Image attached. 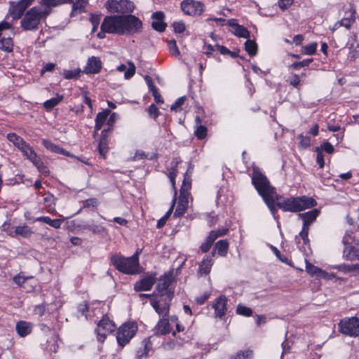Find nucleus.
<instances>
[{"mask_svg": "<svg viewBox=\"0 0 359 359\" xmlns=\"http://www.w3.org/2000/svg\"><path fill=\"white\" fill-rule=\"evenodd\" d=\"M71 0H41L37 6L29 9L20 21V27L25 31H36L41 22L53 12V8Z\"/></svg>", "mask_w": 359, "mask_h": 359, "instance_id": "1", "label": "nucleus"}, {"mask_svg": "<svg viewBox=\"0 0 359 359\" xmlns=\"http://www.w3.org/2000/svg\"><path fill=\"white\" fill-rule=\"evenodd\" d=\"M264 201L273 216L277 212L276 202V205L283 211L292 212H301L317 205V202L313 198L306 196L284 198L276 194L264 198Z\"/></svg>", "mask_w": 359, "mask_h": 359, "instance_id": "2", "label": "nucleus"}, {"mask_svg": "<svg viewBox=\"0 0 359 359\" xmlns=\"http://www.w3.org/2000/svg\"><path fill=\"white\" fill-rule=\"evenodd\" d=\"M138 255V251L128 257L116 254L111 257V262L114 267L123 273L129 275L137 274L141 271Z\"/></svg>", "mask_w": 359, "mask_h": 359, "instance_id": "3", "label": "nucleus"}, {"mask_svg": "<svg viewBox=\"0 0 359 359\" xmlns=\"http://www.w3.org/2000/svg\"><path fill=\"white\" fill-rule=\"evenodd\" d=\"M252 182L263 199L276 194L275 189L271 186L268 179L258 169L253 170Z\"/></svg>", "mask_w": 359, "mask_h": 359, "instance_id": "4", "label": "nucleus"}, {"mask_svg": "<svg viewBox=\"0 0 359 359\" xmlns=\"http://www.w3.org/2000/svg\"><path fill=\"white\" fill-rule=\"evenodd\" d=\"M320 214V210L313 209L309 212L299 214V217L303 220L302 230L299 233V236L303 240V243L306 245L309 243L308 238L310 225L316 219Z\"/></svg>", "mask_w": 359, "mask_h": 359, "instance_id": "5", "label": "nucleus"}, {"mask_svg": "<svg viewBox=\"0 0 359 359\" xmlns=\"http://www.w3.org/2000/svg\"><path fill=\"white\" fill-rule=\"evenodd\" d=\"M137 330V327L134 323H128L122 325L117 331L116 340L121 347L129 343Z\"/></svg>", "mask_w": 359, "mask_h": 359, "instance_id": "6", "label": "nucleus"}, {"mask_svg": "<svg viewBox=\"0 0 359 359\" xmlns=\"http://www.w3.org/2000/svg\"><path fill=\"white\" fill-rule=\"evenodd\" d=\"M106 8L111 13H130L135 9L133 2L130 0H107Z\"/></svg>", "mask_w": 359, "mask_h": 359, "instance_id": "7", "label": "nucleus"}, {"mask_svg": "<svg viewBox=\"0 0 359 359\" xmlns=\"http://www.w3.org/2000/svg\"><path fill=\"white\" fill-rule=\"evenodd\" d=\"M100 29L108 34L122 35V15L106 16L100 26Z\"/></svg>", "mask_w": 359, "mask_h": 359, "instance_id": "8", "label": "nucleus"}, {"mask_svg": "<svg viewBox=\"0 0 359 359\" xmlns=\"http://www.w3.org/2000/svg\"><path fill=\"white\" fill-rule=\"evenodd\" d=\"M142 21L133 15H122V35L133 34L141 31Z\"/></svg>", "mask_w": 359, "mask_h": 359, "instance_id": "9", "label": "nucleus"}, {"mask_svg": "<svg viewBox=\"0 0 359 359\" xmlns=\"http://www.w3.org/2000/svg\"><path fill=\"white\" fill-rule=\"evenodd\" d=\"M115 330L116 325L107 316H103L97 323L95 329L97 339L100 342L104 341L107 337Z\"/></svg>", "mask_w": 359, "mask_h": 359, "instance_id": "10", "label": "nucleus"}, {"mask_svg": "<svg viewBox=\"0 0 359 359\" xmlns=\"http://www.w3.org/2000/svg\"><path fill=\"white\" fill-rule=\"evenodd\" d=\"M188 179L189 177L185 175L182 186L180 189V195L178 204L173 215L175 217H180L182 216L187 208L188 197L187 191L191 187V183L188 181Z\"/></svg>", "mask_w": 359, "mask_h": 359, "instance_id": "11", "label": "nucleus"}, {"mask_svg": "<svg viewBox=\"0 0 359 359\" xmlns=\"http://www.w3.org/2000/svg\"><path fill=\"white\" fill-rule=\"evenodd\" d=\"M339 331L345 335L357 337L359 334V320L356 317L342 319L339 323Z\"/></svg>", "mask_w": 359, "mask_h": 359, "instance_id": "12", "label": "nucleus"}, {"mask_svg": "<svg viewBox=\"0 0 359 359\" xmlns=\"http://www.w3.org/2000/svg\"><path fill=\"white\" fill-rule=\"evenodd\" d=\"M355 22V9L353 6H350L349 8L346 11L344 17L339 21H337L332 28L334 32L341 27H344L347 29H349L352 25Z\"/></svg>", "mask_w": 359, "mask_h": 359, "instance_id": "13", "label": "nucleus"}, {"mask_svg": "<svg viewBox=\"0 0 359 359\" xmlns=\"http://www.w3.org/2000/svg\"><path fill=\"white\" fill-rule=\"evenodd\" d=\"M183 12L189 15H200L204 11V5L193 0H185L181 4Z\"/></svg>", "mask_w": 359, "mask_h": 359, "instance_id": "14", "label": "nucleus"}, {"mask_svg": "<svg viewBox=\"0 0 359 359\" xmlns=\"http://www.w3.org/2000/svg\"><path fill=\"white\" fill-rule=\"evenodd\" d=\"M171 278L169 276L165 275L161 277L156 286L158 294L161 297L165 296L167 299L170 300L172 298L173 291L170 288Z\"/></svg>", "mask_w": 359, "mask_h": 359, "instance_id": "15", "label": "nucleus"}, {"mask_svg": "<svg viewBox=\"0 0 359 359\" xmlns=\"http://www.w3.org/2000/svg\"><path fill=\"white\" fill-rule=\"evenodd\" d=\"M34 0H20L17 3H12L10 8V13L15 20L20 18L25 10L32 4Z\"/></svg>", "mask_w": 359, "mask_h": 359, "instance_id": "16", "label": "nucleus"}, {"mask_svg": "<svg viewBox=\"0 0 359 359\" xmlns=\"http://www.w3.org/2000/svg\"><path fill=\"white\" fill-rule=\"evenodd\" d=\"M156 280V273H151L143 278L137 281L134 285V290L136 292L150 290Z\"/></svg>", "mask_w": 359, "mask_h": 359, "instance_id": "17", "label": "nucleus"}, {"mask_svg": "<svg viewBox=\"0 0 359 359\" xmlns=\"http://www.w3.org/2000/svg\"><path fill=\"white\" fill-rule=\"evenodd\" d=\"M72 4L70 17H75L79 14L86 12V7L88 4V0H71L70 2L62 3V4Z\"/></svg>", "mask_w": 359, "mask_h": 359, "instance_id": "18", "label": "nucleus"}, {"mask_svg": "<svg viewBox=\"0 0 359 359\" xmlns=\"http://www.w3.org/2000/svg\"><path fill=\"white\" fill-rule=\"evenodd\" d=\"M150 303L156 312L162 316L166 318L169 316L170 304L167 302H161L155 299H151Z\"/></svg>", "mask_w": 359, "mask_h": 359, "instance_id": "19", "label": "nucleus"}, {"mask_svg": "<svg viewBox=\"0 0 359 359\" xmlns=\"http://www.w3.org/2000/svg\"><path fill=\"white\" fill-rule=\"evenodd\" d=\"M102 69V62L99 57L92 56L88 58L85 72L87 74H97Z\"/></svg>", "mask_w": 359, "mask_h": 359, "instance_id": "20", "label": "nucleus"}, {"mask_svg": "<svg viewBox=\"0 0 359 359\" xmlns=\"http://www.w3.org/2000/svg\"><path fill=\"white\" fill-rule=\"evenodd\" d=\"M236 21L234 19L228 20V25L233 29L232 32L238 37L249 39L250 32L243 26L237 24Z\"/></svg>", "mask_w": 359, "mask_h": 359, "instance_id": "21", "label": "nucleus"}, {"mask_svg": "<svg viewBox=\"0 0 359 359\" xmlns=\"http://www.w3.org/2000/svg\"><path fill=\"white\" fill-rule=\"evenodd\" d=\"M171 331L168 317L162 318L154 327V332L156 334L165 335Z\"/></svg>", "mask_w": 359, "mask_h": 359, "instance_id": "22", "label": "nucleus"}, {"mask_svg": "<svg viewBox=\"0 0 359 359\" xmlns=\"http://www.w3.org/2000/svg\"><path fill=\"white\" fill-rule=\"evenodd\" d=\"M215 255V252H212L211 255L206 256L201 262L198 269V273L201 275H208L211 270L213 264L212 257Z\"/></svg>", "mask_w": 359, "mask_h": 359, "instance_id": "23", "label": "nucleus"}, {"mask_svg": "<svg viewBox=\"0 0 359 359\" xmlns=\"http://www.w3.org/2000/svg\"><path fill=\"white\" fill-rule=\"evenodd\" d=\"M226 298L224 296H220L213 304L215 316L217 317L223 316L226 311Z\"/></svg>", "mask_w": 359, "mask_h": 359, "instance_id": "24", "label": "nucleus"}, {"mask_svg": "<svg viewBox=\"0 0 359 359\" xmlns=\"http://www.w3.org/2000/svg\"><path fill=\"white\" fill-rule=\"evenodd\" d=\"M42 144L48 150L52 152L61 154L67 156H74L73 154H70L69 151L65 150L62 147H60L59 146L53 144L48 140H43Z\"/></svg>", "mask_w": 359, "mask_h": 359, "instance_id": "25", "label": "nucleus"}, {"mask_svg": "<svg viewBox=\"0 0 359 359\" xmlns=\"http://www.w3.org/2000/svg\"><path fill=\"white\" fill-rule=\"evenodd\" d=\"M306 271L310 275L316 276L317 278H327L328 276L327 272L309 262H306Z\"/></svg>", "mask_w": 359, "mask_h": 359, "instance_id": "26", "label": "nucleus"}, {"mask_svg": "<svg viewBox=\"0 0 359 359\" xmlns=\"http://www.w3.org/2000/svg\"><path fill=\"white\" fill-rule=\"evenodd\" d=\"M20 151L32 163L37 160V158L39 157L34 151V149L30 146V144L27 142L22 147H21Z\"/></svg>", "mask_w": 359, "mask_h": 359, "instance_id": "27", "label": "nucleus"}, {"mask_svg": "<svg viewBox=\"0 0 359 359\" xmlns=\"http://www.w3.org/2000/svg\"><path fill=\"white\" fill-rule=\"evenodd\" d=\"M128 67L127 68L126 65L124 64H121L117 67V70L120 72H125L124 77L126 79H130L133 77L135 73V66L133 62L128 61Z\"/></svg>", "mask_w": 359, "mask_h": 359, "instance_id": "28", "label": "nucleus"}, {"mask_svg": "<svg viewBox=\"0 0 359 359\" xmlns=\"http://www.w3.org/2000/svg\"><path fill=\"white\" fill-rule=\"evenodd\" d=\"M16 330L20 337H24L31 333L32 325L26 321H19L16 324Z\"/></svg>", "mask_w": 359, "mask_h": 359, "instance_id": "29", "label": "nucleus"}, {"mask_svg": "<svg viewBox=\"0 0 359 359\" xmlns=\"http://www.w3.org/2000/svg\"><path fill=\"white\" fill-rule=\"evenodd\" d=\"M229 249V243L226 240H219L215 244L213 252L217 251L219 256H226Z\"/></svg>", "mask_w": 359, "mask_h": 359, "instance_id": "30", "label": "nucleus"}, {"mask_svg": "<svg viewBox=\"0 0 359 359\" xmlns=\"http://www.w3.org/2000/svg\"><path fill=\"white\" fill-rule=\"evenodd\" d=\"M63 219H51L49 217H39L36 219V221L42 222L49 224L50 226L55 229H59L63 222Z\"/></svg>", "mask_w": 359, "mask_h": 359, "instance_id": "31", "label": "nucleus"}, {"mask_svg": "<svg viewBox=\"0 0 359 359\" xmlns=\"http://www.w3.org/2000/svg\"><path fill=\"white\" fill-rule=\"evenodd\" d=\"M13 48V39L11 36H3L0 40V49L6 52H11Z\"/></svg>", "mask_w": 359, "mask_h": 359, "instance_id": "32", "label": "nucleus"}, {"mask_svg": "<svg viewBox=\"0 0 359 359\" xmlns=\"http://www.w3.org/2000/svg\"><path fill=\"white\" fill-rule=\"evenodd\" d=\"M63 100V95H57V97H53L43 103V107L47 111L52 110Z\"/></svg>", "mask_w": 359, "mask_h": 359, "instance_id": "33", "label": "nucleus"}, {"mask_svg": "<svg viewBox=\"0 0 359 359\" xmlns=\"http://www.w3.org/2000/svg\"><path fill=\"white\" fill-rule=\"evenodd\" d=\"M8 140L12 142L19 150L21 147H22L26 142L20 136L17 135L15 133H9L7 135Z\"/></svg>", "mask_w": 359, "mask_h": 359, "instance_id": "34", "label": "nucleus"}, {"mask_svg": "<svg viewBox=\"0 0 359 359\" xmlns=\"http://www.w3.org/2000/svg\"><path fill=\"white\" fill-rule=\"evenodd\" d=\"M15 233L17 235H20L23 238H28L33 233L32 229L27 226H18L15 227Z\"/></svg>", "mask_w": 359, "mask_h": 359, "instance_id": "35", "label": "nucleus"}, {"mask_svg": "<svg viewBox=\"0 0 359 359\" xmlns=\"http://www.w3.org/2000/svg\"><path fill=\"white\" fill-rule=\"evenodd\" d=\"M245 49L250 55L255 56L257 53V44L255 41L248 39L245 43Z\"/></svg>", "mask_w": 359, "mask_h": 359, "instance_id": "36", "label": "nucleus"}, {"mask_svg": "<svg viewBox=\"0 0 359 359\" xmlns=\"http://www.w3.org/2000/svg\"><path fill=\"white\" fill-rule=\"evenodd\" d=\"M98 151L101 156L105 158L106 154L108 151V146H107V140L104 135H102V137L98 143Z\"/></svg>", "mask_w": 359, "mask_h": 359, "instance_id": "37", "label": "nucleus"}, {"mask_svg": "<svg viewBox=\"0 0 359 359\" xmlns=\"http://www.w3.org/2000/svg\"><path fill=\"white\" fill-rule=\"evenodd\" d=\"M175 201H176V198H174L172 201V205H171V207H170V210L166 212V214L163 217H161L158 221L157 225H156L158 229L162 228L165 224L168 219L169 218V217L170 216L171 212H172L173 208H174L175 204Z\"/></svg>", "mask_w": 359, "mask_h": 359, "instance_id": "38", "label": "nucleus"}, {"mask_svg": "<svg viewBox=\"0 0 359 359\" xmlns=\"http://www.w3.org/2000/svg\"><path fill=\"white\" fill-rule=\"evenodd\" d=\"M38 169V170L45 176L49 174V170L47 166L44 165L41 158L39 157L37 160L32 163Z\"/></svg>", "mask_w": 359, "mask_h": 359, "instance_id": "39", "label": "nucleus"}, {"mask_svg": "<svg viewBox=\"0 0 359 359\" xmlns=\"http://www.w3.org/2000/svg\"><path fill=\"white\" fill-rule=\"evenodd\" d=\"M344 257H345L346 259L348 261H353L354 247H353L351 244L344 245Z\"/></svg>", "mask_w": 359, "mask_h": 359, "instance_id": "40", "label": "nucleus"}, {"mask_svg": "<svg viewBox=\"0 0 359 359\" xmlns=\"http://www.w3.org/2000/svg\"><path fill=\"white\" fill-rule=\"evenodd\" d=\"M236 313L241 316H250L252 314V310L242 304H238L236 308Z\"/></svg>", "mask_w": 359, "mask_h": 359, "instance_id": "41", "label": "nucleus"}, {"mask_svg": "<svg viewBox=\"0 0 359 359\" xmlns=\"http://www.w3.org/2000/svg\"><path fill=\"white\" fill-rule=\"evenodd\" d=\"M151 337H148L143 341L144 343V350L138 351L137 355L139 357L147 356L149 351L151 348Z\"/></svg>", "mask_w": 359, "mask_h": 359, "instance_id": "42", "label": "nucleus"}, {"mask_svg": "<svg viewBox=\"0 0 359 359\" xmlns=\"http://www.w3.org/2000/svg\"><path fill=\"white\" fill-rule=\"evenodd\" d=\"M252 351H240L235 355L232 356L231 359H247L250 358L252 356Z\"/></svg>", "mask_w": 359, "mask_h": 359, "instance_id": "43", "label": "nucleus"}, {"mask_svg": "<svg viewBox=\"0 0 359 359\" xmlns=\"http://www.w3.org/2000/svg\"><path fill=\"white\" fill-rule=\"evenodd\" d=\"M349 56L352 59L359 57V44L358 43H353L349 47Z\"/></svg>", "mask_w": 359, "mask_h": 359, "instance_id": "44", "label": "nucleus"}, {"mask_svg": "<svg viewBox=\"0 0 359 359\" xmlns=\"http://www.w3.org/2000/svg\"><path fill=\"white\" fill-rule=\"evenodd\" d=\"M90 21L93 25L92 32H95L97 30L100 21V15L97 14H91L90 18Z\"/></svg>", "mask_w": 359, "mask_h": 359, "instance_id": "45", "label": "nucleus"}, {"mask_svg": "<svg viewBox=\"0 0 359 359\" xmlns=\"http://www.w3.org/2000/svg\"><path fill=\"white\" fill-rule=\"evenodd\" d=\"M63 75L66 79H76L80 75V69L65 70Z\"/></svg>", "mask_w": 359, "mask_h": 359, "instance_id": "46", "label": "nucleus"}, {"mask_svg": "<svg viewBox=\"0 0 359 359\" xmlns=\"http://www.w3.org/2000/svg\"><path fill=\"white\" fill-rule=\"evenodd\" d=\"M195 135L199 140L204 139L207 135V128L205 126L199 125L195 130Z\"/></svg>", "mask_w": 359, "mask_h": 359, "instance_id": "47", "label": "nucleus"}, {"mask_svg": "<svg viewBox=\"0 0 359 359\" xmlns=\"http://www.w3.org/2000/svg\"><path fill=\"white\" fill-rule=\"evenodd\" d=\"M110 112L111 111L109 109H105L101 112H99L96 116L95 122H100L104 124Z\"/></svg>", "mask_w": 359, "mask_h": 359, "instance_id": "48", "label": "nucleus"}, {"mask_svg": "<svg viewBox=\"0 0 359 359\" xmlns=\"http://www.w3.org/2000/svg\"><path fill=\"white\" fill-rule=\"evenodd\" d=\"M313 61V59H307L301 62H296L291 65L290 67L295 70H299L300 68L309 66V64Z\"/></svg>", "mask_w": 359, "mask_h": 359, "instance_id": "49", "label": "nucleus"}, {"mask_svg": "<svg viewBox=\"0 0 359 359\" xmlns=\"http://www.w3.org/2000/svg\"><path fill=\"white\" fill-rule=\"evenodd\" d=\"M169 51L171 55L177 56L180 55V50L177 46L176 41L175 40H170L168 43Z\"/></svg>", "mask_w": 359, "mask_h": 359, "instance_id": "50", "label": "nucleus"}, {"mask_svg": "<svg viewBox=\"0 0 359 359\" xmlns=\"http://www.w3.org/2000/svg\"><path fill=\"white\" fill-rule=\"evenodd\" d=\"M337 269L343 272H356V264H341L337 267Z\"/></svg>", "mask_w": 359, "mask_h": 359, "instance_id": "51", "label": "nucleus"}, {"mask_svg": "<svg viewBox=\"0 0 359 359\" xmlns=\"http://www.w3.org/2000/svg\"><path fill=\"white\" fill-rule=\"evenodd\" d=\"M185 100H186L185 97H179L175 101V102L171 105L170 110L175 111H178L181 110V107L184 103Z\"/></svg>", "mask_w": 359, "mask_h": 359, "instance_id": "52", "label": "nucleus"}, {"mask_svg": "<svg viewBox=\"0 0 359 359\" xmlns=\"http://www.w3.org/2000/svg\"><path fill=\"white\" fill-rule=\"evenodd\" d=\"M147 111L149 115L154 119H156L160 114L158 107L154 104L149 107Z\"/></svg>", "mask_w": 359, "mask_h": 359, "instance_id": "53", "label": "nucleus"}, {"mask_svg": "<svg viewBox=\"0 0 359 359\" xmlns=\"http://www.w3.org/2000/svg\"><path fill=\"white\" fill-rule=\"evenodd\" d=\"M316 151L317 152L316 161L320 168H323L325 165L324 156L323 151L320 147H316Z\"/></svg>", "mask_w": 359, "mask_h": 359, "instance_id": "54", "label": "nucleus"}, {"mask_svg": "<svg viewBox=\"0 0 359 359\" xmlns=\"http://www.w3.org/2000/svg\"><path fill=\"white\" fill-rule=\"evenodd\" d=\"M166 24L163 20H154L152 22V27L158 32H163L165 29Z\"/></svg>", "mask_w": 359, "mask_h": 359, "instance_id": "55", "label": "nucleus"}, {"mask_svg": "<svg viewBox=\"0 0 359 359\" xmlns=\"http://www.w3.org/2000/svg\"><path fill=\"white\" fill-rule=\"evenodd\" d=\"M317 48V43H312L309 45H307L304 47V53L306 55H313L316 51Z\"/></svg>", "mask_w": 359, "mask_h": 359, "instance_id": "56", "label": "nucleus"}, {"mask_svg": "<svg viewBox=\"0 0 359 359\" xmlns=\"http://www.w3.org/2000/svg\"><path fill=\"white\" fill-rule=\"evenodd\" d=\"M299 145L302 148L306 149L310 146V144H311L310 137L300 135L299 136Z\"/></svg>", "mask_w": 359, "mask_h": 359, "instance_id": "57", "label": "nucleus"}, {"mask_svg": "<svg viewBox=\"0 0 359 359\" xmlns=\"http://www.w3.org/2000/svg\"><path fill=\"white\" fill-rule=\"evenodd\" d=\"M353 232L352 231H346L343 237L342 243L344 245L351 244L353 238Z\"/></svg>", "mask_w": 359, "mask_h": 359, "instance_id": "58", "label": "nucleus"}, {"mask_svg": "<svg viewBox=\"0 0 359 359\" xmlns=\"http://www.w3.org/2000/svg\"><path fill=\"white\" fill-rule=\"evenodd\" d=\"M12 29L11 23L7 21H2L0 22V36L3 34V32L11 30Z\"/></svg>", "mask_w": 359, "mask_h": 359, "instance_id": "59", "label": "nucleus"}, {"mask_svg": "<svg viewBox=\"0 0 359 359\" xmlns=\"http://www.w3.org/2000/svg\"><path fill=\"white\" fill-rule=\"evenodd\" d=\"M300 82V78L297 74H293L289 81L290 84L294 88H298Z\"/></svg>", "mask_w": 359, "mask_h": 359, "instance_id": "60", "label": "nucleus"}, {"mask_svg": "<svg viewBox=\"0 0 359 359\" xmlns=\"http://www.w3.org/2000/svg\"><path fill=\"white\" fill-rule=\"evenodd\" d=\"M174 30L177 33H182L185 30V25L183 22H175L173 24Z\"/></svg>", "mask_w": 359, "mask_h": 359, "instance_id": "61", "label": "nucleus"}, {"mask_svg": "<svg viewBox=\"0 0 359 359\" xmlns=\"http://www.w3.org/2000/svg\"><path fill=\"white\" fill-rule=\"evenodd\" d=\"M154 88V90L152 92V95L154 96L155 102L157 104L163 103V100L161 97V95H160V93H158L157 88Z\"/></svg>", "mask_w": 359, "mask_h": 359, "instance_id": "62", "label": "nucleus"}, {"mask_svg": "<svg viewBox=\"0 0 359 359\" xmlns=\"http://www.w3.org/2000/svg\"><path fill=\"white\" fill-rule=\"evenodd\" d=\"M204 53L208 56L210 57L212 55V53L213 51L217 50V48L215 46H212L210 44L205 45L203 47Z\"/></svg>", "mask_w": 359, "mask_h": 359, "instance_id": "63", "label": "nucleus"}, {"mask_svg": "<svg viewBox=\"0 0 359 359\" xmlns=\"http://www.w3.org/2000/svg\"><path fill=\"white\" fill-rule=\"evenodd\" d=\"M293 1L294 0H278V5L282 10H285L290 6Z\"/></svg>", "mask_w": 359, "mask_h": 359, "instance_id": "64", "label": "nucleus"}]
</instances>
